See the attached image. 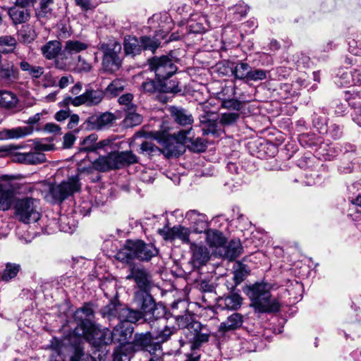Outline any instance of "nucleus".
Listing matches in <instances>:
<instances>
[{"label": "nucleus", "instance_id": "nucleus-1", "mask_svg": "<svg viewBox=\"0 0 361 361\" xmlns=\"http://www.w3.org/2000/svg\"><path fill=\"white\" fill-rule=\"evenodd\" d=\"M271 284L265 282H257L246 286L245 293L250 300V306L255 312L272 313L279 311L281 304L276 298L271 294Z\"/></svg>", "mask_w": 361, "mask_h": 361}, {"label": "nucleus", "instance_id": "nucleus-2", "mask_svg": "<svg viewBox=\"0 0 361 361\" xmlns=\"http://www.w3.org/2000/svg\"><path fill=\"white\" fill-rule=\"evenodd\" d=\"M11 149H14L12 152V160L14 162L25 165H38L47 161L44 152L51 150L53 147L51 145L35 142L31 147L18 145L12 146Z\"/></svg>", "mask_w": 361, "mask_h": 361}, {"label": "nucleus", "instance_id": "nucleus-3", "mask_svg": "<svg viewBox=\"0 0 361 361\" xmlns=\"http://www.w3.org/2000/svg\"><path fill=\"white\" fill-rule=\"evenodd\" d=\"M157 255L158 250L153 244L145 243L141 240H128L124 247L117 252L116 258L127 263L134 258L148 262Z\"/></svg>", "mask_w": 361, "mask_h": 361}, {"label": "nucleus", "instance_id": "nucleus-4", "mask_svg": "<svg viewBox=\"0 0 361 361\" xmlns=\"http://www.w3.org/2000/svg\"><path fill=\"white\" fill-rule=\"evenodd\" d=\"M134 301L140 310H137L141 315L139 320L145 318L151 324V326H155L156 321L161 315L158 312L154 300L149 293V290H138L135 293Z\"/></svg>", "mask_w": 361, "mask_h": 361}, {"label": "nucleus", "instance_id": "nucleus-5", "mask_svg": "<svg viewBox=\"0 0 361 361\" xmlns=\"http://www.w3.org/2000/svg\"><path fill=\"white\" fill-rule=\"evenodd\" d=\"M187 318L179 317L178 319V326L183 329L184 334L188 341L191 343V349L195 350L200 348L202 343L209 341L210 331L197 321H191L186 325L182 324Z\"/></svg>", "mask_w": 361, "mask_h": 361}, {"label": "nucleus", "instance_id": "nucleus-6", "mask_svg": "<svg viewBox=\"0 0 361 361\" xmlns=\"http://www.w3.org/2000/svg\"><path fill=\"white\" fill-rule=\"evenodd\" d=\"M103 317L109 321L117 319L121 322L135 323L139 320L140 314L134 310L128 308L126 305L115 301L110 302L101 310Z\"/></svg>", "mask_w": 361, "mask_h": 361}, {"label": "nucleus", "instance_id": "nucleus-7", "mask_svg": "<svg viewBox=\"0 0 361 361\" xmlns=\"http://www.w3.org/2000/svg\"><path fill=\"white\" fill-rule=\"evenodd\" d=\"M16 214L25 224L37 221L41 216L38 201L31 197L19 200L16 205Z\"/></svg>", "mask_w": 361, "mask_h": 361}, {"label": "nucleus", "instance_id": "nucleus-8", "mask_svg": "<svg viewBox=\"0 0 361 361\" xmlns=\"http://www.w3.org/2000/svg\"><path fill=\"white\" fill-rule=\"evenodd\" d=\"M105 96V92L102 89H92L88 87L85 91L75 97L68 96L64 98L63 102L66 105H72L73 106H80L85 105L88 107L95 106L99 105Z\"/></svg>", "mask_w": 361, "mask_h": 361}, {"label": "nucleus", "instance_id": "nucleus-9", "mask_svg": "<svg viewBox=\"0 0 361 361\" xmlns=\"http://www.w3.org/2000/svg\"><path fill=\"white\" fill-rule=\"evenodd\" d=\"M149 63L150 69L154 72L159 82L169 78L177 71V67L173 60L167 56L153 57L149 59Z\"/></svg>", "mask_w": 361, "mask_h": 361}, {"label": "nucleus", "instance_id": "nucleus-10", "mask_svg": "<svg viewBox=\"0 0 361 361\" xmlns=\"http://www.w3.org/2000/svg\"><path fill=\"white\" fill-rule=\"evenodd\" d=\"M80 190V183L77 176H72L60 184L50 187L49 194L56 202H61L68 197Z\"/></svg>", "mask_w": 361, "mask_h": 361}, {"label": "nucleus", "instance_id": "nucleus-11", "mask_svg": "<svg viewBox=\"0 0 361 361\" xmlns=\"http://www.w3.org/2000/svg\"><path fill=\"white\" fill-rule=\"evenodd\" d=\"M128 322H121L116 325L111 331V343H118L117 347L133 348L130 340L133 333V327Z\"/></svg>", "mask_w": 361, "mask_h": 361}, {"label": "nucleus", "instance_id": "nucleus-12", "mask_svg": "<svg viewBox=\"0 0 361 361\" xmlns=\"http://www.w3.org/2000/svg\"><path fill=\"white\" fill-rule=\"evenodd\" d=\"M76 336L85 338L97 346L111 343V331L107 328L101 329L94 324L92 326L84 329L83 334Z\"/></svg>", "mask_w": 361, "mask_h": 361}, {"label": "nucleus", "instance_id": "nucleus-13", "mask_svg": "<svg viewBox=\"0 0 361 361\" xmlns=\"http://www.w3.org/2000/svg\"><path fill=\"white\" fill-rule=\"evenodd\" d=\"M94 317V311L90 305H85L82 307L78 309L74 314V321L77 323L73 333L75 335H81L84 334V329L92 326L91 319Z\"/></svg>", "mask_w": 361, "mask_h": 361}, {"label": "nucleus", "instance_id": "nucleus-14", "mask_svg": "<svg viewBox=\"0 0 361 361\" xmlns=\"http://www.w3.org/2000/svg\"><path fill=\"white\" fill-rule=\"evenodd\" d=\"M157 233L165 240H174L179 239L183 243H188L190 241V231L189 228L182 226L180 225L175 226L172 228H169L168 226H164L162 228H159Z\"/></svg>", "mask_w": 361, "mask_h": 361}, {"label": "nucleus", "instance_id": "nucleus-15", "mask_svg": "<svg viewBox=\"0 0 361 361\" xmlns=\"http://www.w3.org/2000/svg\"><path fill=\"white\" fill-rule=\"evenodd\" d=\"M154 138L159 143L163 145V149H161V153L164 154V156L168 158L179 157L185 151L184 146L177 142L173 137H161L156 136Z\"/></svg>", "mask_w": 361, "mask_h": 361}, {"label": "nucleus", "instance_id": "nucleus-16", "mask_svg": "<svg viewBox=\"0 0 361 361\" xmlns=\"http://www.w3.org/2000/svg\"><path fill=\"white\" fill-rule=\"evenodd\" d=\"M19 78V71L13 61L8 59L1 61L0 55V79L7 85L14 83Z\"/></svg>", "mask_w": 361, "mask_h": 361}, {"label": "nucleus", "instance_id": "nucleus-17", "mask_svg": "<svg viewBox=\"0 0 361 361\" xmlns=\"http://www.w3.org/2000/svg\"><path fill=\"white\" fill-rule=\"evenodd\" d=\"M112 152L106 156H99V158L92 162L91 166L87 168H82V171L91 173L92 170L99 172H106L111 170H116Z\"/></svg>", "mask_w": 361, "mask_h": 361}, {"label": "nucleus", "instance_id": "nucleus-18", "mask_svg": "<svg viewBox=\"0 0 361 361\" xmlns=\"http://www.w3.org/2000/svg\"><path fill=\"white\" fill-rule=\"evenodd\" d=\"M126 279H133L139 290H149L151 288V277L149 274L143 268L133 267Z\"/></svg>", "mask_w": 361, "mask_h": 361}, {"label": "nucleus", "instance_id": "nucleus-19", "mask_svg": "<svg viewBox=\"0 0 361 361\" xmlns=\"http://www.w3.org/2000/svg\"><path fill=\"white\" fill-rule=\"evenodd\" d=\"M187 27L190 32L195 34L204 33L210 28L207 16L199 13L190 15Z\"/></svg>", "mask_w": 361, "mask_h": 361}, {"label": "nucleus", "instance_id": "nucleus-20", "mask_svg": "<svg viewBox=\"0 0 361 361\" xmlns=\"http://www.w3.org/2000/svg\"><path fill=\"white\" fill-rule=\"evenodd\" d=\"M116 116L110 112H105L99 116L94 115L88 117L85 121L87 128L91 130H101L113 123Z\"/></svg>", "mask_w": 361, "mask_h": 361}, {"label": "nucleus", "instance_id": "nucleus-21", "mask_svg": "<svg viewBox=\"0 0 361 361\" xmlns=\"http://www.w3.org/2000/svg\"><path fill=\"white\" fill-rule=\"evenodd\" d=\"M243 303V298L238 293L232 290L230 293L224 297H219L217 299L219 307L224 310H237Z\"/></svg>", "mask_w": 361, "mask_h": 361}, {"label": "nucleus", "instance_id": "nucleus-22", "mask_svg": "<svg viewBox=\"0 0 361 361\" xmlns=\"http://www.w3.org/2000/svg\"><path fill=\"white\" fill-rule=\"evenodd\" d=\"M186 218L192 225L194 231L196 233H202L208 228V222L207 216L197 212L195 210H191L187 212Z\"/></svg>", "mask_w": 361, "mask_h": 361}, {"label": "nucleus", "instance_id": "nucleus-23", "mask_svg": "<svg viewBox=\"0 0 361 361\" xmlns=\"http://www.w3.org/2000/svg\"><path fill=\"white\" fill-rule=\"evenodd\" d=\"M112 154L116 169L138 162L137 157L132 151L114 152Z\"/></svg>", "mask_w": 361, "mask_h": 361}, {"label": "nucleus", "instance_id": "nucleus-24", "mask_svg": "<svg viewBox=\"0 0 361 361\" xmlns=\"http://www.w3.org/2000/svg\"><path fill=\"white\" fill-rule=\"evenodd\" d=\"M7 13L14 25L27 23L31 16L30 9L20 8L14 5L7 8Z\"/></svg>", "mask_w": 361, "mask_h": 361}, {"label": "nucleus", "instance_id": "nucleus-25", "mask_svg": "<svg viewBox=\"0 0 361 361\" xmlns=\"http://www.w3.org/2000/svg\"><path fill=\"white\" fill-rule=\"evenodd\" d=\"M18 97L15 93L7 90H0V107L16 113L20 110L18 108Z\"/></svg>", "mask_w": 361, "mask_h": 361}, {"label": "nucleus", "instance_id": "nucleus-26", "mask_svg": "<svg viewBox=\"0 0 361 361\" xmlns=\"http://www.w3.org/2000/svg\"><path fill=\"white\" fill-rule=\"evenodd\" d=\"M169 111L176 123L183 126H190L192 127L194 119L192 115L188 110L180 107L171 106Z\"/></svg>", "mask_w": 361, "mask_h": 361}, {"label": "nucleus", "instance_id": "nucleus-27", "mask_svg": "<svg viewBox=\"0 0 361 361\" xmlns=\"http://www.w3.org/2000/svg\"><path fill=\"white\" fill-rule=\"evenodd\" d=\"M191 250L192 252L191 262L194 267L199 268L209 259V252L206 247L193 245Z\"/></svg>", "mask_w": 361, "mask_h": 361}, {"label": "nucleus", "instance_id": "nucleus-28", "mask_svg": "<svg viewBox=\"0 0 361 361\" xmlns=\"http://www.w3.org/2000/svg\"><path fill=\"white\" fill-rule=\"evenodd\" d=\"M217 116L214 112H204L200 116L201 124L204 126L202 128L204 135L214 134L217 132Z\"/></svg>", "mask_w": 361, "mask_h": 361}, {"label": "nucleus", "instance_id": "nucleus-29", "mask_svg": "<svg viewBox=\"0 0 361 361\" xmlns=\"http://www.w3.org/2000/svg\"><path fill=\"white\" fill-rule=\"evenodd\" d=\"M243 251V247L239 240H232L226 246L219 248V253L223 257L233 260L238 257Z\"/></svg>", "mask_w": 361, "mask_h": 361}, {"label": "nucleus", "instance_id": "nucleus-30", "mask_svg": "<svg viewBox=\"0 0 361 361\" xmlns=\"http://www.w3.org/2000/svg\"><path fill=\"white\" fill-rule=\"evenodd\" d=\"M243 323V317L241 314L235 312L230 315L227 319L221 323L219 331L225 333L233 331L241 327Z\"/></svg>", "mask_w": 361, "mask_h": 361}, {"label": "nucleus", "instance_id": "nucleus-31", "mask_svg": "<svg viewBox=\"0 0 361 361\" xmlns=\"http://www.w3.org/2000/svg\"><path fill=\"white\" fill-rule=\"evenodd\" d=\"M30 127H18L11 129H4L0 131V140L18 139L31 134Z\"/></svg>", "mask_w": 361, "mask_h": 361}, {"label": "nucleus", "instance_id": "nucleus-32", "mask_svg": "<svg viewBox=\"0 0 361 361\" xmlns=\"http://www.w3.org/2000/svg\"><path fill=\"white\" fill-rule=\"evenodd\" d=\"M123 48L126 54L132 56L140 54L142 51L140 39L134 36L125 37Z\"/></svg>", "mask_w": 361, "mask_h": 361}, {"label": "nucleus", "instance_id": "nucleus-33", "mask_svg": "<svg viewBox=\"0 0 361 361\" xmlns=\"http://www.w3.org/2000/svg\"><path fill=\"white\" fill-rule=\"evenodd\" d=\"M156 322L155 326H152V329H154L153 331L154 339L161 343L166 341L174 334L176 328L174 326L169 327L166 325H163V328H157V326H161V325L158 319Z\"/></svg>", "mask_w": 361, "mask_h": 361}, {"label": "nucleus", "instance_id": "nucleus-34", "mask_svg": "<svg viewBox=\"0 0 361 361\" xmlns=\"http://www.w3.org/2000/svg\"><path fill=\"white\" fill-rule=\"evenodd\" d=\"M154 339L153 333L147 331L145 334H136L133 344V352L138 350H143L147 347L149 343Z\"/></svg>", "mask_w": 361, "mask_h": 361}, {"label": "nucleus", "instance_id": "nucleus-35", "mask_svg": "<svg viewBox=\"0 0 361 361\" xmlns=\"http://www.w3.org/2000/svg\"><path fill=\"white\" fill-rule=\"evenodd\" d=\"M142 88L144 92L148 93H154V92H173V88L167 87L166 85L162 84V82H155L152 80H147L142 84Z\"/></svg>", "mask_w": 361, "mask_h": 361}, {"label": "nucleus", "instance_id": "nucleus-36", "mask_svg": "<svg viewBox=\"0 0 361 361\" xmlns=\"http://www.w3.org/2000/svg\"><path fill=\"white\" fill-rule=\"evenodd\" d=\"M42 53L47 59H55L61 50V44L58 40L48 42L42 48Z\"/></svg>", "mask_w": 361, "mask_h": 361}, {"label": "nucleus", "instance_id": "nucleus-37", "mask_svg": "<svg viewBox=\"0 0 361 361\" xmlns=\"http://www.w3.org/2000/svg\"><path fill=\"white\" fill-rule=\"evenodd\" d=\"M122 61L118 54L103 56L102 66L105 71L114 73L121 66Z\"/></svg>", "mask_w": 361, "mask_h": 361}, {"label": "nucleus", "instance_id": "nucleus-38", "mask_svg": "<svg viewBox=\"0 0 361 361\" xmlns=\"http://www.w3.org/2000/svg\"><path fill=\"white\" fill-rule=\"evenodd\" d=\"M13 201V190L5 186L0 192V211L8 210L11 207Z\"/></svg>", "mask_w": 361, "mask_h": 361}, {"label": "nucleus", "instance_id": "nucleus-39", "mask_svg": "<svg viewBox=\"0 0 361 361\" xmlns=\"http://www.w3.org/2000/svg\"><path fill=\"white\" fill-rule=\"evenodd\" d=\"M19 66L22 71L26 72L33 79L40 78L44 72L43 67L31 65L25 60L20 62Z\"/></svg>", "mask_w": 361, "mask_h": 361}, {"label": "nucleus", "instance_id": "nucleus-40", "mask_svg": "<svg viewBox=\"0 0 361 361\" xmlns=\"http://www.w3.org/2000/svg\"><path fill=\"white\" fill-rule=\"evenodd\" d=\"M16 45L17 41L15 37L11 35H4L0 37V53H13L16 47Z\"/></svg>", "mask_w": 361, "mask_h": 361}, {"label": "nucleus", "instance_id": "nucleus-41", "mask_svg": "<svg viewBox=\"0 0 361 361\" xmlns=\"http://www.w3.org/2000/svg\"><path fill=\"white\" fill-rule=\"evenodd\" d=\"M206 240L212 247H221L224 243V238L222 233L218 231L208 230L206 232Z\"/></svg>", "mask_w": 361, "mask_h": 361}, {"label": "nucleus", "instance_id": "nucleus-42", "mask_svg": "<svg viewBox=\"0 0 361 361\" xmlns=\"http://www.w3.org/2000/svg\"><path fill=\"white\" fill-rule=\"evenodd\" d=\"M99 49L104 53V56H113L118 54L121 49V44L115 40L110 41L108 43H101L99 44Z\"/></svg>", "mask_w": 361, "mask_h": 361}, {"label": "nucleus", "instance_id": "nucleus-43", "mask_svg": "<svg viewBox=\"0 0 361 361\" xmlns=\"http://www.w3.org/2000/svg\"><path fill=\"white\" fill-rule=\"evenodd\" d=\"M250 269L246 264L241 262H238L234 270L233 280L235 286L243 282L245 278L249 275Z\"/></svg>", "mask_w": 361, "mask_h": 361}, {"label": "nucleus", "instance_id": "nucleus-44", "mask_svg": "<svg viewBox=\"0 0 361 361\" xmlns=\"http://www.w3.org/2000/svg\"><path fill=\"white\" fill-rule=\"evenodd\" d=\"M88 48V44L78 40H68L66 42L64 51L70 54H77Z\"/></svg>", "mask_w": 361, "mask_h": 361}, {"label": "nucleus", "instance_id": "nucleus-45", "mask_svg": "<svg viewBox=\"0 0 361 361\" xmlns=\"http://www.w3.org/2000/svg\"><path fill=\"white\" fill-rule=\"evenodd\" d=\"M98 136L92 133L85 137L80 142V152H95Z\"/></svg>", "mask_w": 361, "mask_h": 361}, {"label": "nucleus", "instance_id": "nucleus-46", "mask_svg": "<svg viewBox=\"0 0 361 361\" xmlns=\"http://www.w3.org/2000/svg\"><path fill=\"white\" fill-rule=\"evenodd\" d=\"M125 82L121 79L113 80L105 89V94L111 97H116L124 90Z\"/></svg>", "mask_w": 361, "mask_h": 361}, {"label": "nucleus", "instance_id": "nucleus-47", "mask_svg": "<svg viewBox=\"0 0 361 361\" xmlns=\"http://www.w3.org/2000/svg\"><path fill=\"white\" fill-rule=\"evenodd\" d=\"M250 67L247 63H239L232 69V74L235 79L247 80Z\"/></svg>", "mask_w": 361, "mask_h": 361}, {"label": "nucleus", "instance_id": "nucleus-48", "mask_svg": "<svg viewBox=\"0 0 361 361\" xmlns=\"http://www.w3.org/2000/svg\"><path fill=\"white\" fill-rule=\"evenodd\" d=\"M134 96L131 93H126L122 94L118 99V104L123 106L125 111H136L137 106L133 103Z\"/></svg>", "mask_w": 361, "mask_h": 361}, {"label": "nucleus", "instance_id": "nucleus-49", "mask_svg": "<svg viewBox=\"0 0 361 361\" xmlns=\"http://www.w3.org/2000/svg\"><path fill=\"white\" fill-rule=\"evenodd\" d=\"M20 269V266L19 264L7 263L1 275V279L4 281H9L17 276Z\"/></svg>", "mask_w": 361, "mask_h": 361}, {"label": "nucleus", "instance_id": "nucleus-50", "mask_svg": "<svg viewBox=\"0 0 361 361\" xmlns=\"http://www.w3.org/2000/svg\"><path fill=\"white\" fill-rule=\"evenodd\" d=\"M188 148L195 152H204L207 149V142L202 137L194 138L191 137L188 145Z\"/></svg>", "mask_w": 361, "mask_h": 361}, {"label": "nucleus", "instance_id": "nucleus-51", "mask_svg": "<svg viewBox=\"0 0 361 361\" xmlns=\"http://www.w3.org/2000/svg\"><path fill=\"white\" fill-rule=\"evenodd\" d=\"M54 0H40L39 8L36 13L38 18H50L52 15V9L50 5L53 4Z\"/></svg>", "mask_w": 361, "mask_h": 361}, {"label": "nucleus", "instance_id": "nucleus-52", "mask_svg": "<svg viewBox=\"0 0 361 361\" xmlns=\"http://www.w3.org/2000/svg\"><path fill=\"white\" fill-rule=\"evenodd\" d=\"M124 119L125 125L127 127H133L140 125L142 121V117L136 111H127Z\"/></svg>", "mask_w": 361, "mask_h": 361}, {"label": "nucleus", "instance_id": "nucleus-53", "mask_svg": "<svg viewBox=\"0 0 361 361\" xmlns=\"http://www.w3.org/2000/svg\"><path fill=\"white\" fill-rule=\"evenodd\" d=\"M140 39L142 43V50H149L152 52H154L160 44L159 40L154 37L152 38L147 36H142L140 37Z\"/></svg>", "mask_w": 361, "mask_h": 361}, {"label": "nucleus", "instance_id": "nucleus-54", "mask_svg": "<svg viewBox=\"0 0 361 361\" xmlns=\"http://www.w3.org/2000/svg\"><path fill=\"white\" fill-rule=\"evenodd\" d=\"M133 348L117 347L114 353V361H130Z\"/></svg>", "mask_w": 361, "mask_h": 361}, {"label": "nucleus", "instance_id": "nucleus-55", "mask_svg": "<svg viewBox=\"0 0 361 361\" xmlns=\"http://www.w3.org/2000/svg\"><path fill=\"white\" fill-rule=\"evenodd\" d=\"M345 99L349 106L355 111L358 106H361V92H348L345 94Z\"/></svg>", "mask_w": 361, "mask_h": 361}, {"label": "nucleus", "instance_id": "nucleus-56", "mask_svg": "<svg viewBox=\"0 0 361 361\" xmlns=\"http://www.w3.org/2000/svg\"><path fill=\"white\" fill-rule=\"evenodd\" d=\"M192 129V128L190 127L188 130H182L178 131V133L173 135V140L182 145V146H187L191 138L190 134Z\"/></svg>", "mask_w": 361, "mask_h": 361}, {"label": "nucleus", "instance_id": "nucleus-57", "mask_svg": "<svg viewBox=\"0 0 361 361\" xmlns=\"http://www.w3.org/2000/svg\"><path fill=\"white\" fill-rule=\"evenodd\" d=\"M63 343L56 338H53L50 342V348L56 353V355H52L50 361H65L60 355Z\"/></svg>", "mask_w": 361, "mask_h": 361}, {"label": "nucleus", "instance_id": "nucleus-58", "mask_svg": "<svg viewBox=\"0 0 361 361\" xmlns=\"http://www.w3.org/2000/svg\"><path fill=\"white\" fill-rule=\"evenodd\" d=\"M240 117L238 112H229L221 114L219 123L224 126H231L234 124Z\"/></svg>", "mask_w": 361, "mask_h": 361}, {"label": "nucleus", "instance_id": "nucleus-59", "mask_svg": "<svg viewBox=\"0 0 361 361\" xmlns=\"http://www.w3.org/2000/svg\"><path fill=\"white\" fill-rule=\"evenodd\" d=\"M140 150L141 152L146 153L152 156L161 154V149L154 143L148 141L143 142L141 144Z\"/></svg>", "mask_w": 361, "mask_h": 361}, {"label": "nucleus", "instance_id": "nucleus-60", "mask_svg": "<svg viewBox=\"0 0 361 361\" xmlns=\"http://www.w3.org/2000/svg\"><path fill=\"white\" fill-rule=\"evenodd\" d=\"M221 106L228 110L239 111L243 107L242 102L236 99H224L221 102Z\"/></svg>", "mask_w": 361, "mask_h": 361}, {"label": "nucleus", "instance_id": "nucleus-61", "mask_svg": "<svg viewBox=\"0 0 361 361\" xmlns=\"http://www.w3.org/2000/svg\"><path fill=\"white\" fill-rule=\"evenodd\" d=\"M267 78V72L262 69H252L250 67L247 81H258Z\"/></svg>", "mask_w": 361, "mask_h": 361}, {"label": "nucleus", "instance_id": "nucleus-62", "mask_svg": "<svg viewBox=\"0 0 361 361\" xmlns=\"http://www.w3.org/2000/svg\"><path fill=\"white\" fill-rule=\"evenodd\" d=\"M76 69L79 73H88L92 70V65L79 56Z\"/></svg>", "mask_w": 361, "mask_h": 361}, {"label": "nucleus", "instance_id": "nucleus-63", "mask_svg": "<svg viewBox=\"0 0 361 361\" xmlns=\"http://www.w3.org/2000/svg\"><path fill=\"white\" fill-rule=\"evenodd\" d=\"M37 0H16L14 6L23 9H30L34 6Z\"/></svg>", "mask_w": 361, "mask_h": 361}, {"label": "nucleus", "instance_id": "nucleus-64", "mask_svg": "<svg viewBox=\"0 0 361 361\" xmlns=\"http://www.w3.org/2000/svg\"><path fill=\"white\" fill-rule=\"evenodd\" d=\"M200 290L204 293H214L215 286L213 283L202 280L200 283Z\"/></svg>", "mask_w": 361, "mask_h": 361}]
</instances>
